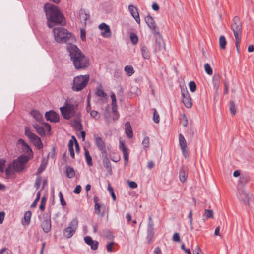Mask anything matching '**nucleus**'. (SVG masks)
I'll list each match as a JSON object with an SVG mask.
<instances>
[{
  "mask_svg": "<svg viewBox=\"0 0 254 254\" xmlns=\"http://www.w3.org/2000/svg\"><path fill=\"white\" fill-rule=\"evenodd\" d=\"M45 129H44L43 127L38 125L37 124H34L33 126L37 132L40 135L42 136L45 135V129H46L49 132L51 130V126L49 124L45 123Z\"/></svg>",
  "mask_w": 254,
  "mask_h": 254,
  "instance_id": "4468645a",
  "label": "nucleus"
},
{
  "mask_svg": "<svg viewBox=\"0 0 254 254\" xmlns=\"http://www.w3.org/2000/svg\"><path fill=\"white\" fill-rule=\"evenodd\" d=\"M78 106V103L75 101L66 100L64 106L60 108L62 115L65 119H69L74 116Z\"/></svg>",
  "mask_w": 254,
  "mask_h": 254,
  "instance_id": "20e7f679",
  "label": "nucleus"
},
{
  "mask_svg": "<svg viewBox=\"0 0 254 254\" xmlns=\"http://www.w3.org/2000/svg\"><path fill=\"white\" fill-rule=\"evenodd\" d=\"M173 241L175 242H179L180 241V238L178 233H175L173 236Z\"/></svg>",
  "mask_w": 254,
  "mask_h": 254,
  "instance_id": "5fc2aeb1",
  "label": "nucleus"
},
{
  "mask_svg": "<svg viewBox=\"0 0 254 254\" xmlns=\"http://www.w3.org/2000/svg\"><path fill=\"white\" fill-rule=\"evenodd\" d=\"M119 148L123 153L125 164H127L128 162L129 156L128 149L126 146L125 143L121 139V138L119 140Z\"/></svg>",
  "mask_w": 254,
  "mask_h": 254,
  "instance_id": "ddd939ff",
  "label": "nucleus"
},
{
  "mask_svg": "<svg viewBox=\"0 0 254 254\" xmlns=\"http://www.w3.org/2000/svg\"><path fill=\"white\" fill-rule=\"evenodd\" d=\"M29 160V157L26 155H20L12 163L9 165L6 169L5 173L7 177L13 175L15 172H20L25 168V164Z\"/></svg>",
  "mask_w": 254,
  "mask_h": 254,
  "instance_id": "f03ea898",
  "label": "nucleus"
},
{
  "mask_svg": "<svg viewBox=\"0 0 254 254\" xmlns=\"http://www.w3.org/2000/svg\"><path fill=\"white\" fill-rule=\"evenodd\" d=\"M81 187L80 185H77L73 190L75 194H79L81 192Z\"/></svg>",
  "mask_w": 254,
  "mask_h": 254,
  "instance_id": "e2e57ef3",
  "label": "nucleus"
},
{
  "mask_svg": "<svg viewBox=\"0 0 254 254\" xmlns=\"http://www.w3.org/2000/svg\"><path fill=\"white\" fill-rule=\"evenodd\" d=\"M237 197L244 204H248L250 199L249 193L244 189H238Z\"/></svg>",
  "mask_w": 254,
  "mask_h": 254,
  "instance_id": "9b49d317",
  "label": "nucleus"
},
{
  "mask_svg": "<svg viewBox=\"0 0 254 254\" xmlns=\"http://www.w3.org/2000/svg\"><path fill=\"white\" fill-rule=\"evenodd\" d=\"M182 96L183 97L182 101L185 107L187 108H190L192 106V101L188 91H182Z\"/></svg>",
  "mask_w": 254,
  "mask_h": 254,
  "instance_id": "dca6fc26",
  "label": "nucleus"
},
{
  "mask_svg": "<svg viewBox=\"0 0 254 254\" xmlns=\"http://www.w3.org/2000/svg\"><path fill=\"white\" fill-rule=\"evenodd\" d=\"M111 98L112 99V112L113 113H116L118 109V106L117 104L116 95L114 93H111Z\"/></svg>",
  "mask_w": 254,
  "mask_h": 254,
  "instance_id": "c85d7f7f",
  "label": "nucleus"
},
{
  "mask_svg": "<svg viewBox=\"0 0 254 254\" xmlns=\"http://www.w3.org/2000/svg\"><path fill=\"white\" fill-rule=\"evenodd\" d=\"M76 69H84L87 67V64H74Z\"/></svg>",
  "mask_w": 254,
  "mask_h": 254,
  "instance_id": "680f3d73",
  "label": "nucleus"
},
{
  "mask_svg": "<svg viewBox=\"0 0 254 254\" xmlns=\"http://www.w3.org/2000/svg\"><path fill=\"white\" fill-rule=\"evenodd\" d=\"M99 29L102 31L101 34L105 38H109L111 35L110 27L104 23H102L99 26Z\"/></svg>",
  "mask_w": 254,
  "mask_h": 254,
  "instance_id": "f3484780",
  "label": "nucleus"
},
{
  "mask_svg": "<svg viewBox=\"0 0 254 254\" xmlns=\"http://www.w3.org/2000/svg\"><path fill=\"white\" fill-rule=\"evenodd\" d=\"M205 72L209 75H212L213 73V70L212 68L210 67L209 64H205L204 66Z\"/></svg>",
  "mask_w": 254,
  "mask_h": 254,
  "instance_id": "de8ad7c7",
  "label": "nucleus"
},
{
  "mask_svg": "<svg viewBox=\"0 0 254 254\" xmlns=\"http://www.w3.org/2000/svg\"><path fill=\"white\" fill-rule=\"evenodd\" d=\"M165 49V44L163 39L160 37L156 39L155 44V50L156 51H163Z\"/></svg>",
  "mask_w": 254,
  "mask_h": 254,
  "instance_id": "b1692460",
  "label": "nucleus"
},
{
  "mask_svg": "<svg viewBox=\"0 0 254 254\" xmlns=\"http://www.w3.org/2000/svg\"><path fill=\"white\" fill-rule=\"evenodd\" d=\"M73 127L78 130H81L82 129V125L80 122L75 120L72 123Z\"/></svg>",
  "mask_w": 254,
  "mask_h": 254,
  "instance_id": "a19ab883",
  "label": "nucleus"
},
{
  "mask_svg": "<svg viewBox=\"0 0 254 254\" xmlns=\"http://www.w3.org/2000/svg\"><path fill=\"white\" fill-rule=\"evenodd\" d=\"M45 116L47 121H50L51 122L56 123L59 121V116L55 111L51 110L47 112Z\"/></svg>",
  "mask_w": 254,
  "mask_h": 254,
  "instance_id": "2eb2a0df",
  "label": "nucleus"
},
{
  "mask_svg": "<svg viewBox=\"0 0 254 254\" xmlns=\"http://www.w3.org/2000/svg\"><path fill=\"white\" fill-rule=\"evenodd\" d=\"M47 162L43 159L41 162L40 167L38 169V170L36 173V175H38L39 174L41 173L45 169L46 166Z\"/></svg>",
  "mask_w": 254,
  "mask_h": 254,
  "instance_id": "e433bc0d",
  "label": "nucleus"
},
{
  "mask_svg": "<svg viewBox=\"0 0 254 254\" xmlns=\"http://www.w3.org/2000/svg\"><path fill=\"white\" fill-rule=\"evenodd\" d=\"M145 21L148 26L153 31L154 33H157L156 25L153 18L148 15L145 18Z\"/></svg>",
  "mask_w": 254,
  "mask_h": 254,
  "instance_id": "a211bd4d",
  "label": "nucleus"
},
{
  "mask_svg": "<svg viewBox=\"0 0 254 254\" xmlns=\"http://www.w3.org/2000/svg\"><path fill=\"white\" fill-rule=\"evenodd\" d=\"M154 232L153 230H147V239L149 243H150L152 241V238L153 237Z\"/></svg>",
  "mask_w": 254,
  "mask_h": 254,
  "instance_id": "a18cd8bd",
  "label": "nucleus"
},
{
  "mask_svg": "<svg viewBox=\"0 0 254 254\" xmlns=\"http://www.w3.org/2000/svg\"><path fill=\"white\" fill-rule=\"evenodd\" d=\"M85 243L91 247L93 250H96L98 248V243L96 241L92 240L90 236H86L84 238Z\"/></svg>",
  "mask_w": 254,
  "mask_h": 254,
  "instance_id": "5701e85b",
  "label": "nucleus"
},
{
  "mask_svg": "<svg viewBox=\"0 0 254 254\" xmlns=\"http://www.w3.org/2000/svg\"><path fill=\"white\" fill-rule=\"evenodd\" d=\"M204 216L206 219L212 218L213 216V211L212 210L205 209Z\"/></svg>",
  "mask_w": 254,
  "mask_h": 254,
  "instance_id": "79ce46f5",
  "label": "nucleus"
},
{
  "mask_svg": "<svg viewBox=\"0 0 254 254\" xmlns=\"http://www.w3.org/2000/svg\"><path fill=\"white\" fill-rule=\"evenodd\" d=\"M66 50L69 54L71 60L73 64H81L88 63L84 54L74 44L69 43L66 46Z\"/></svg>",
  "mask_w": 254,
  "mask_h": 254,
  "instance_id": "7ed1b4c3",
  "label": "nucleus"
},
{
  "mask_svg": "<svg viewBox=\"0 0 254 254\" xmlns=\"http://www.w3.org/2000/svg\"><path fill=\"white\" fill-rule=\"evenodd\" d=\"M188 174V168L187 166H182L180 172H179V177L180 180L181 182L184 183L187 177Z\"/></svg>",
  "mask_w": 254,
  "mask_h": 254,
  "instance_id": "4be33fe9",
  "label": "nucleus"
},
{
  "mask_svg": "<svg viewBox=\"0 0 254 254\" xmlns=\"http://www.w3.org/2000/svg\"><path fill=\"white\" fill-rule=\"evenodd\" d=\"M80 37L82 40L84 41L86 38V32L84 29H81L80 30Z\"/></svg>",
  "mask_w": 254,
  "mask_h": 254,
  "instance_id": "69168bd1",
  "label": "nucleus"
},
{
  "mask_svg": "<svg viewBox=\"0 0 254 254\" xmlns=\"http://www.w3.org/2000/svg\"><path fill=\"white\" fill-rule=\"evenodd\" d=\"M53 32L55 41L60 43H66L71 37V34L62 27L54 28Z\"/></svg>",
  "mask_w": 254,
  "mask_h": 254,
  "instance_id": "423d86ee",
  "label": "nucleus"
},
{
  "mask_svg": "<svg viewBox=\"0 0 254 254\" xmlns=\"http://www.w3.org/2000/svg\"><path fill=\"white\" fill-rule=\"evenodd\" d=\"M181 248L187 254H191L190 250V249H186L185 246V244H183L181 245Z\"/></svg>",
  "mask_w": 254,
  "mask_h": 254,
  "instance_id": "338daca9",
  "label": "nucleus"
},
{
  "mask_svg": "<svg viewBox=\"0 0 254 254\" xmlns=\"http://www.w3.org/2000/svg\"><path fill=\"white\" fill-rule=\"evenodd\" d=\"M25 134L29 138V140L36 146L38 149H41L43 147V143L40 138L35 134L32 132L27 127H25Z\"/></svg>",
  "mask_w": 254,
  "mask_h": 254,
  "instance_id": "1a4fd4ad",
  "label": "nucleus"
},
{
  "mask_svg": "<svg viewBox=\"0 0 254 254\" xmlns=\"http://www.w3.org/2000/svg\"><path fill=\"white\" fill-rule=\"evenodd\" d=\"M31 217V212L30 211L25 213L24 218L22 221L23 225H28L30 224Z\"/></svg>",
  "mask_w": 254,
  "mask_h": 254,
  "instance_id": "bb28decb",
  "label": "nucleus"
},
{
  "mask_svg": "<svg viewBox=\"0 0 254 254\" xmlns=\"http://www.w3.org/2000/svg\"><path fill=\"white\" fill-rule=\"evenodd\" d=\"M18 145H21L22 146V150L23 152L27 154L28 157H29V159L33 157V153L31 147L26 143L24 140L22 139H19L17 141Z\"/></svg>",
  "mask_w": 254,
  "mask_h": 254,
  "instance_id": "f8f14e48",
  "label": "nucleus"
},
{
  "mask_svg": "<svg viewBox=\"0 0 254 254\" xmlns=\"http://www.w3.org/2000/svg\"><path fill=\"white\" fill-rule=\"evenodd\" d=\"M128 10H129L131 15L134 18V19H135L136 22L138 24H140V19L138 12L137 11V8L132 5H129L128 6Z\"/></svg>",
  "mask_w": 254,
  "mask_h": 254,
  "instance_id": "6ab92c4d",
  "label": "nucleus"
},
{
  "mask_svg": "<svg viewBox=\"0 0 254 254\" xmlns=\"http://www.w3.org/2000/svg\"><path fill=\"white\" fill-rule=\"evenodd\" d=\"M68 149L70 152V156L72 158H74L75 157V154L73 149V142L72 140H70L68 143Z\"/></svg>",
  "mask_w": 254,
  "mask_h": 254,
  "instance_id": "4c0bfd02",
  "label": "nucleus"
},
{
  "mask_svg": "<svg viewBox=\"0 0 254 254\" xmlns=\"http://www.w3.org/2000/svg\"><path fill=\"white\" fill-rule=\"evenodd\" d=\"M101 207V205L99 203L95 204L94 208H95V212L96 214H100V208Z\"/></svg>",
  "mask_w": 254,
  "mask_h": 254,
  "instance_id": "4d7b16f0",
  "label": "nucleus"
},
{
  "mask_svg": "<svg viewBox=\"0 0 254 254\" xmlns=\"http://www.w3.org/2000/svg\"><path fill=\"white\" fill-rule=\"evenodd\" d=\"M78 225V221L77 218L73 219L69 223L68 226L64 229V236L66 238H71L75 233Z\"/></svg>",
  "mask_w": 254,
  "mask_h": 254,
  "instance_id": "6e6552de",
  "label": "nucleus"
},
{
  "mask_svg": "<svg viewBox=\"0 0 254 254\" xmlns=\"http://www.w3.org/2000/svg\"><path fill=\"white\" fill-rule=\"evenodd\" d=\"M90 76L88 74L75 76L73 80L72 90L73 91L79 92L84 89L87 86Z\"/></svg>",
  "mask_w": 254,
  "mask_h": 254,
  "instance_id": "0eeeda50",
  "label": "nucleus"
},
{
  "mask_svg": "<svg viewBox=\"0 0 254 254\" xmlns=\"http://www.w3.org/2000/svg\"><path fill=\"white\" fill-rule=\"evenodd\" d=\"M59 197L61 205L63 206H66V203L64 198L63 194L61 192H59Z\"/></svg>",
  "mask_w": 254,
  "mask_h": 254,
  "instance_id": "6e6d98bb",
  "label": "nucleus"
},
{
  "mask_svg": "<svg viewBox=\"0 0 254 254\" xmlns=\"http://www.w3.org/2000/svg\"><path fill=\"white\" fill-rule=\"evenodd\" d=\"M142 145L144 149L148 148L150 145V140L148 136H146L144 137V139L142 142Z\"/></svg>",
  "mask_w": 254,
  "mask_h": 254,
  "instance_id": "ea45409f",
  "label": "nucleus"
},
{
  "mask_svg": "<svg viewBox=\"0 0 254 254\" xmlns=\"http://www.w3.org/2000/svg\"><path fill=\"white\" fill-rule=\"evenodd\" d=\"M219 42L220 45V47L222 49H225L226 48V45L227 44V41L226 38L224 36L221 35L219 37Z\"/></svg>",
  "mask_w": 254,
  "mask_h": 254,
  "instance_id": "f704fd0d",
  "label": "nucleus"
},
{
  "mask_svg": "<svg viewBox=\"0 0 254 254\" xmlns=\"http://www.w3.org/2000/svg\"><path fill=\"white\" fill-rule=\"evenodd\" d=\"M189 88H190V90L192 92H194L196 90V85L194 81H190L189 83Z\"/></svg>",
  "mask_w": 254,
  "mask_h": 254,
  "instance_id": "8fccbe9b",
  "label": "nucleus"
},
{
  "mask_svg": "<svg viewBox=\"0 0 254 254\" xmlns=\"http://www.w3.org/2000/svg\"><path fill=\"white\" fill-rule=\"evenodd\" d=\"M125 131L127 136L130 138L133 137V131L129 122H127L125 123Z\"/></svg>",
  "mask_w": 254,
  "mask_h": 254,
  "instance_id": "cd10ccee",
  "label": "nucleus"
},
{
  "mask_svg": "<svg viewBox=\"0 0 254 254\" xmlns=\"http://www.w3.org/2000/svg\"><path fill=\"white\" fill-rule=\"evenodd\" d=\"M84 150H85V157L86 162L89 166H92L93 165L92 157L90 155L89 151L85 148L84 149Z\"/></svg>",
  "mask_w": 254,
  "mask_h": 254,
  "instance_id": "2f4dec72",
  "label": "nucleus"
},
{
  "mask_svg": "<svg viewBox=\"0 0 254 254\" xmlns=\"http://www.w3.org/2000/svg\"><path fill=\"white\" fill-rule=\"evenodd\" d=\"M41 227L45 233L49 232L51 229L50 217H47L41 223Z\"/></svg>",
  "mask_w": 254,
  "mask_h": 254,
  "instance_id": "412c9836",
  "label": "nucleus"
},
{
  "mask_svg": "<svg viewBox=\"0 0 254 254\" xmlns=\"http://www.w3.org/2000/svg\"><path fill=\"white\" fill-rule=\"evenodd\" d=\"M140 51L142 56L144 59H149L150 57V52L148 48L144 44L141 45Z\"/></svg>",
  "mask_w": 254,
  "mask_h": 254,
  "instance_id": "a878e982",
  "label": "nucleus"
},
{
  "mask_svg": "<svg viewBox=\"0 0 254 254\" xmlns=\"http://www.w3.org/2000/svg\"><path fill=\"white\" fill-rule=\"evenodd\" d=\"M229 109L232 115H235L237 112L236 108L234 101H230L229 103Z\"/></svg>",
  "mask_w": 254,
  "mask_h": 254,
  "instance_id": "58836bf2",
  "label": "nucleus"
},
{
  "mask_svg": "<svg viewBox=\"0 0 254 254\" xmlns=\"http://www.w3.org/2000/svg\"><path fill=\"white\" fill-rule=\"evenodd\" d=\"M153 121L156 123H158L160 121V117L159 115L158 114L156 110H154V113H153Z\"/></svg>",
  "mask_w": 254,
  "mask_h": 254,
  "instance_id": "09e8293b",
  "label": "nucleus"
},
{
  "mask_svg": "<svg viewBox=\"0 0 254 254\" xmlns=\"http://www.w3.org/2000/svg\"><path fill=\"white\" fill-rule=\"evenodd\" d=\"M90 115L92 118H93L95 119L99 118L98 112L97 111H95V110L91 111Z\"/></svg>",
  "mask_w": 254,
  "mask_h": 254,
  "instance_id": "13d9d810",
  "label": "nucleus"
},
{
  "mask_svg": "<svg viewBox=\"0 0 254 254\" xmlns=\"http://www.w3.org/2000/svg\"><path fill=\"white\" fill-rule=\"evenodd\" d=\"M108 189L109 191L110 192V193L111 194V196H112L113 200L114 201H115L116 199V197L115 194L114 192L113 189L111 187V186L110 185H109Z\"/></svg>",
  "mask_w": 254,
  "mask_h": 254,
  "instance_id": "3c124183",
  "label": "nucleus"
},
{
  "mask_svg": "<svg viewBox=\"0 0 254 254\" xmlns=\"http://www.w3.org/2000/svg\"><path fill=\"white\" fill-rule=\"evenodd\" d=\"M192 215H193L192 211L190 210L189 212L188 217L190 219V224L191 226H192Z\"/></svg>",
  "mask_w": 254,
  "mask_h": 254,
  "instance_id": "774afa93",
  "label": "nucleus"
},
{
  "mask_svg": "<svg viewBox=\"0 0 254 254\" xmlns=\"http://www.w3.org/2000/svg\"><path fill=\"white\" fill-rule=\"evenodd\" d=\"M96 95L99 97H106L107 94L105 92L101 89L98 88L96 91Z\"/></svg>",
  "mask_w": 254,
  "mask_h": 254,
  "instance_id": "49530a36",
  "label": "nucleus"
},
{
  "mask_svg": "<svg viewBox=\"0 0 254 254\" xmlns=\"http://www.w3.org/2000/svg\"><path fill=\"white\" fill-rule=\"evenodd\" d=\"M66 176L69 178H72L75 175V172L74 169L70 166L66 167Z\"/></svg>",
  "mask_w": 254,
  "mask_h": 254,
  "instance_id": "7c9ffc66",
  "label": "nucleus"
},
{
  "mask_svg": "<svg viewBox=\"0 0 254 254\" xmlns=\"http://www.w3.org/2000/svg\"><path fill=\"white\" fill-rule=\"evenodd\" d=\"M124 70L128 76H131L134 72V69L131 65H127L124 68Z\"/></svg>",
  "mask_w": 254,
  "mask_h": 254,
  "instance_id": "473e14b6",
  "label": "nucleus"
},
{
  "mask_svg": "<svg viewBox=\"0 0 254 254\" xmlns=\"http://www.w3.org/2000/svg\"><path fill=\"white\" fill-rule=\"evenodd\" d=\"M79 18L81 19V22L83 20L85 22L89 18V15L87 14L85 10H80L79 12Z\"/></svg>",
  "mask_w": 254,
  "mask_h": 254,
  "instance_id": "c9c22d12",
  "label": "nucleus"
},
{
  "mask_svg": "<svg viewBox=\"0 0 254 254\" xmlns=\"http://www.w3.org/2000/svg\"><path fill=\"white\" fill-rule=\"evenodd\" d=\"M115 243L113 242H111L110 243L108 244L106 247L107 250L108 252H111L112 251V247L114 245Z\"/></svg>",
  "mask_w": 254,
  "mask_h": 254,
  "instance_id": "052dcab7",
  "label": "nucleus"
},
{
  "mask_svg": "<svg viewBox=\"0 0 254 254\" xmlns=\"http://www.w3.org/2000/svg\"><path fill=\"white\" fill-rule=\"evenodd\" d=\"M102 161L104 166L106 168L107 172L110 174H112V166L110 161L108 158L107 154L102 155Z\"/></svg>",
  "mask_w": 254,
  "mask_h": 254,
  "instance_id": "aec40b11",
  "label": "nucleus"
},
{
  "mask_svg": "<svg viewBox=\"0 0 254 254\" xmlns=\"http://www.w3.org/2000/svg\"><path fill=\"white\" fill-rule=\"evenodd\" d=\"M41 180L42 178L41 176H38L36 178V181L35 183V187H36L37 190L40 187L41 182Z\"/></svg>",
  "mask_w": 254,
  "mask_h": 254,
  "instance_id": "603ef678",
  "label": "nucleus"
},
{
  "mask_svg": "<svg viewBox=\"0 0 254 254\" xmlns=\"http://www.w3.org/2000/svg\"><path fill=\"white\" fill-rule=\"evenodd\" d=\"M127 184L130 188L135 189L137 187V184L135 182L132 181H128Z\"/></svg>",
  "mask_w": 254,
  "mask_h": 254,
  "instance_id": "864d4df0",
  "label": "nucleus"
},
{
  "mask_svg": "<svg viewBox=\"0 0 254 254\" xmlns=\"http://www.w3.org/2000/svg\"><path fill=\"white\" fill-rule=\"evenodd\" d=\"M231 29L233 32L236 41V46L238 51L242 32V23L238 16H235L233 19Z\"/></svg>",
  "mask_w": 254,
  "mask_h": 254,
  "instance_id": "39448f33",
  "label": "nucleus"
},
{
  "mask_svg": "<svg viewBox=\"0 0 254 254\" xmlns=\"http://www.w3.org/2000/svg\"><path fill=\"white\" fill-rule=\"evenodd\" d=\"M130 39L133 44H136L138 42V37L137 35L133 33L130 34Z\"/></svg>",
  "mask_w": 254,
  "mask_h": 254,
  "instance_id": "c03bdc74",
  "label": "nucleus"
},
{
  "mask_svg": "<svg viewBox=\"0 0 254 254\" xmlns=\"http://www.w3.org/2000/svg\"><path fill=\"white\" fill-rule=\"evenodd\" d=\"M44 10L47 19V25L52 28L55 25L63 24L64 22L63 14L57 7L51 3H46Z\"/></svg>",
  "mask_w": 254,
  "mask_h": 254,
  "instance_id": "f257e3e1",
  "label": "nucleus"
},
{
  "mask_svg": "<svg viewBox=\"0 0 254 254\" xmlns=\"http://www.w3.org/2000/svg\"><path fill=\"white\" fill-rule=\"evenodd\" d=\"M94 138L95 139V144L98 149L101 151V155L107 154L106 144L103 139L98 136L97 134L94 135Z\"/></svg>",
  "mask_w": 254,
  "mask_h": 254,
  "instance_id": "9d476101",
  "label": "nucleus"
},
{
  "mask_svg": "<svg viewBox=\"0 0 254 254\" xmlns=\"http://www.w3.org/2000/svg\"><path fill=\"white\" fill-rule=\"evenodd\" d=\"M193 254H202L201 249L197 246L193 251Z\"/></svg>",
  "mask_w": 254,
  "mask_h": 254,
  "instance_id": "0e129e2a",
  "label": "nucleus"
},
{
  "mask_svg": "<svg viewBox=\"0 0 254 254\" xmlns=\"http://www.w3.org/2000/svg\"><path fill=\"white\" fill-rule=\"evenodd\" d=\"M182 154L185 158L188 157V147H184L181 148Z\"/></svg>",
  "mask_w": 254,
  "mask_h": 254,
  "instance_id": "bf43d9fd",
  "label": "nucleus"
},
{
  "mask_svg": "<svg viewBox=\"0 0 254 254\" xmlns=\"http://www.w3.org/2000/svg\"><path fill=\"white\" fill-rule=\"evenodd\" d=\"M250 180L249 177L246 175H242L240 177L238 186V189H243V186L246 185Z\"/></svg>",
  "mask_w": 254,
  "mask_h": 254,
  "instance_id": "393cba45",
  "label": "nucleus"
},
{
  "mask_svg": "<svg viewBox=\"0 0 254 254\" xmlns=\"http://www.w3.org/2000/svg\"><path fill=\"white\" fill-rule=\"evenodd\" d=\"M179 141L181 148L187 147L186 140L182 134H180L179 135Z\"/></svg>",
  "mask_w": 254,
  "mask_h": 254,
  "instance_id": "72a5a7b5",
  "label": "nucleus"
},
{
  "mask_svg": "<svg viewBox=\"0 0 254 254\" xmlns=\"http://www.w3.org/2000/svg\"><path fill=\"white\" fill-rule=\"evenodd\" d=\"M31 115L38 122H40L43 119L42 115L38 111H32L31 112Z\"/></svg>",
  "mask_w": 254,
  "mask_h": 254,
  "instance_id": "c756f323",
  "label": "nucleus"
},
{
  "mask_svg": "<svg viewBox=\"0 0 254 254\" xmlns=\"http://www.w3.org/2000/svg\"><path fill=\"white\" fill-rule=\"evenodd\" d=\"M40 191H38L37 193V194H36V198L34 200V201H33V202L32 203V204L31 205V208H35L36 205H37V204L38 203V202L39 201V199H40Z\"/></svg>",
  "mask_w": 254,
  "mask_h": 254,
  "instance_id": "37998d69",
  "label": "nucleus"
}]
</instances>
